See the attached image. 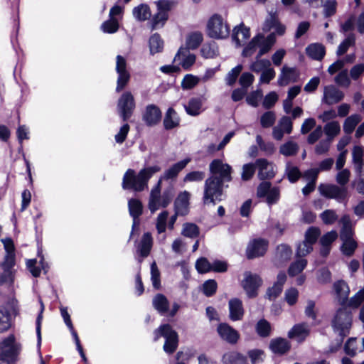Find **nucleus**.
Masks as SVG:
<instances>
[{
	"mask_svg": "<svg viewBox=\"0 0 364 364\" xmlns=\"http://www.w3.org/2000/svg\"><path fill=\"white\" fill-rule=\"evenodd\" d=\"M298 77V73L295 68H289L284 65L278 78V84L280 86L288 85L291 82H295Z\"/></svg>",
	"mask_w": 364,
	"mask_h": 364,
	"instance_id": "obj_25",
	"label": "nucleus"
},
{
	"mask_svg": "<svg viewBox=\"0 0 364 364\" xmlns=\"http://www.w3.org/2000/svg\"><path fill=\"white\" fill-rule=\"evenodd\" d=\"M258 169V177L261 180L269 179L274 176V164L265 159H258L255 161Z\"/></svg>",
	"mask_w": 364,
	"mask_h": 364,
	"instance_id": "obj_13",
	"label": "nucleus"
},
{
	"mask_svg": "<svg viewBox=\"0 0 364 364\" xmlns=\"http://www.w3.org/2000/svg\"><path fill=\"white\" fill-rule=\"evenodd\" d=\"M276 119V116L274 112L268 111L264 112L261 118H260V123L263 128H268L272 127Z\"/></svg>",
	"mask_w": 364,
	"mask_h": 364,
	"instance_id": "obj_58",
	"label": "nucleus"
},
{
	"mask_svg": "<svg viewBox=\"0 0 364 364\" xmlns=\"http://www.w3.org/2000/svg\"><path fill=\"white\" fill-rule=\"evenodd\" d=\"M262 283V279L257 274H253L250 272H245L242 286L246 291L248 297L252 298L257 296V289Z\"/></svg>",
	"mask_w": 364,
	"mask_h": 364,
	"instance_id": "obj_10",
	"label": "nucleus"
},
{
	"mask_svg": "<svg viewBox=\"0 0 364 364\" xmlns=\"http://www.w3.org/2000/svg\"><path fill=\"white\" fill-rule=\"evenodd\" d=\"M292 252L289 246L282 244L277 248V257L282 262L290 259Z\"/></svg>",
	"mask_w": 364,
	"mask_h": 364,
	"instance_id": "obj_51",
	"label": "nucleus"
},
{
	"mask_svg": "<svg viewBox=\"0 0 364 364\" xmlns=\"http://www.w3.org/2000/svg\"><path fill=\"white\" fill-rule=\"evenodd\" d=\"M320 235L321 232L318 228L315 227L309 228L305 233L304 240L313 245L314 243H316Z\"/></svg>",
	"mask_w": 364,
	"mask_h": 364,
	"instance_id": "obj_60",
	"label": "nucleus"
},
{
	"mask_svg": "<svg viewBox=\"0 0 364 364\" xmlns=\"http://www.w3.org/2000/svg\"><path fill=\"white\" fill-rule=\"evenodd\" d=\"M168 18V14H164L162 12H158L155 14L150 22L149 25L151 30H156L162 28Z\"/></svg>",
	"mask_w": 364,
	"mask_h": 364,
	"instance_id": "obj_42",
	"label": "nucleus"
},
{
	"mask_svg": "<svg viewBox=\"0 0 364 364\" xmlns=\"http://www.w3.org/2000/svg\"><path fill=\"white\" fill-rule=\"evenodd\" d=\"M299 151L297 143L289 141L282 144L279 148V153L285 156H294Z\"/></svg>",
	"mask_w": 364,
	"mask_h": 364,
	"instance_id": "obj_43",
	"label": "nucleus"
},
{
	"mask_svg": "<svg viewBox=\"0 0 364 364\" xmlns=\"http://www.w3.org/2000/svg\"><path fill=\"white\" fill-rule=\"evenodd\" d=\"M287 280L285 272H281L278 274L277 282L267 291V296L269 299L272 300L277 298L283 289V286Z\"/></svg>",
	"mask_w": 364,
	"mask_h": 364,
	"instance_id": "obj_26",
	"label": "nucleus"
},
{
	"mask_svg": "<svg viewBox=\"0 0 364 364\" xmlns=\"http://www.w3.org/2000/svg\"><path fill=\"white\" fill-rule=\"evenodd\" d=\"M116 71L118 74L116 91L119 92L126 86L130 79V74L127 69V61L124 57L119 55L117 56Z\"/></svg>",
	"mask_w": 364,
	"mask_h": 364,
	"instance_id": "obj_11",
	"label": "nucleus"
},
{
	"mask_svg": "<svg viewBox=\"0 0 364 364\" xmlns=\"http://www.w3.org/2000/svg\"><path fill=\"white\" fill-rule=\"evenodd\" d=\"M117 108L124 121H127L132 116L135 108V102L130 92L122 95L118 101Z\"/></svg>",
	"mask_w": 364,
	"mask_h": 364,
	"instance_id": "obj_9",
	"label": "nucleus"
},
{
	"mask_svg": "<svg viewBox=\"0 0 364 364\" xmlns=\"http://www.w3.org/2000/svg\"><path fill=\"white\" fill-rule=\"evenodd\" d=\"M210 178H214L223 183L232 180V167L220 159H214L209 165Z\"/></svg>",
	"mask_w": 364,
	"mask_h": 364,
	"instance_id": "obj_8",
	"label": "nucleus"
},
{
	"mask_svg": "<svg viewBox=\"0 0 364 364\" xmlns=\"http://www.w3.org/2000/svg\"><path fill=\"white\" fill-rule=\"evenodd\" d=\"M344 97V94L334 85H328L324 87L322 101L329 105L336 104Z\"/></svg>",
	"mask_w": 364,
	"mask_h": 364,
	"instance_id": "obj_15",
	"label": "nucleus"
},
{
	"mask_svg": "<svg viewBox=\"0 0 364 364\" xmlns=\"http://www.w3.org/2000/svg\"><path fill=\"white\" fill-rule=\"evenodd\" d=\"M174 60L179 61L182 67L188 70L194 64L196 55L190 53L188 49L181 48L176 55Z\"/></svg>",
	"mask_w": 364,
	"mask_h": 364,
	"instance_id": "obj_24",
	"label": "nucleus"
},
{
	"mask_svg": "<svg viewBox=\"0 0 364 364\" xmlns=\"http://www.w3.org/2000/svg\"><path fill=\"white\" fill-rule=\"evenodd\" d=\"M224 183L214 178L208 177L204 183V193L203 200L205 204H215L222 200Z\"/></svg>",
	"mask_w": 364,
	"mask_h": 364,
	"instance_id": "obj_5",
	"label": "nucleus"
},
{
	"mask_svg": "<svg viewBox=\"0 0 364 364\" xmlns=\"http://www.w3.org/2000/svg\"><path fill=\"white\" fill-rule=\"evenodd\" d=\"M203 41V35L199 32H195L189 35L186 44L189 49H196Z\"/></svg>",
	"mask_w": 364,
	"mask_h": 364,
	"instance_id": "obj_50",
	"label": "nucleus"
},
{
	"mask_svg": "<svg viewBox=\"0 0 364 364\" xmlns=\"http://www.w3.org/2000/svg\"><path fill=\"white\" fill-rule=\"evenodd\" d=\"M128 207L129 214L133 218L132 235L135 229L139 225V217L142 214L143 206L140 200L132 198L128 201Z\"/></svg>",
	"mask_w": 364,
	"mask_h": 364,
	"instance_id": "obj_16",
	"label": "nucleus"
},
{
	"mask_svg": "<svg viewBox=\"0 0 364 364\" xmlns=\"http://www.w3.org/2000/svg\"><path fill=\"white\" fill-rule=\"evenodd\" d=\"M179 124L180 118L177 112L172 107L168 108L164 119V128L167 130L172 129L178 127Z\"/></svg>",
	"mask_w": 364,
	"mask_h": 364,
	"instance_id": "obj_32",
	"label": "nucleus"
},
{
	"mask_svg": "<svg viewBox=\"0 0 364 364\" xmlns=\"http://www.w3.org/2000/svg\"><path fill=\"white\" fill-rule=\"evenodd\" d=\"M21 345L16 341L14 334H10L0 342V360L8 363L14 361L21 350Z\"/></svg>",
	"mask_w": 364,
	"mask_h": 364,
	"instance_id": "obj_6",
	"label": "nucleus"
},
{
	"mask_svg": "<svg viewBox=\"0 0 364 364\" xmlns=\"http://www.w3.org/2000/svg\"><path fill=\"white\" fill-rule=\"evenodd\" d=\"M269 348L274 353L282 355L290 349V343L287 339L277 338L271 341Z\"/></svg>",
	"mask_w": 364,
	"mask_h": 364,
	"instance_id": "obj_33",
	"label": "nucleus"
},
{
	"mask_svg": "<svg viewBox=\"0 0 364 364\" xmlns=\"http://www.w3.org/2000/svg\"><path fill=\"white\" fill-rule=\"evenodd\" d=\"M268 242L264 239H255L250 242L247 248V257L253 259L262 256L267 251Z\"/></svg>",
	"mask_w": 364,
	"mask_h": 364,
	"instance_id": "obj_12",
	"label": "nucleus"
},
{
	"mask_svg": "<svg viewBox=\"0 0 364 364\" xmlns=\"http://www.w3.org/2000/svg\"><path fill=\"white\" fill-rule=\"evenodd\" d=\"M286 174L289 181L291 183L296 182L301 176L298 167L288 163L286 166Z\"/></svg>",
	"mask_w": 364,
	"mask_h": 364,
	"instance_id": "obj_54",
	"label": "nucleus"
},
{
	"mask_svg": "<svg viewBox=\"0 0 364 364\" xmlns=\"http://www.w3.org/2000/svg\"><path fill=\"white\" fill-rule=\"evenodd\" d=\"M341 238L343 241L341 247L343 253L347 256L352 255L357 247V244L355 241L352 239L351 231H348V232L341 231Z\"/></svg>",
	"mask_w": 364,
	"mask_h": 364,
	"instance_id": "obj_27",
	"label": "nucleus"
},
{
	"mask_svg": "<svg viewBox=\"0 0 364 364\" xmlns=\"http://www.w3.org/2000/svg\"><path fill=\"white\" fill-rule=\"evenodd\" d=\"M217 331L220 336L230 343H236L239 339L237 331L226 323H220Z\"/></svg>",
	"mask_w": 364,
	"mask_h": 364,
	"instance_id": "obj_21",
	"label": "nucleus"
},
{
	"mask_svg": "<svg viewBox=\"0 0 364 364\" xmlns=\"http://www.w3.org/2000/svg\"><path fill=\"white\" fill-rule=\"evenodd\" d=\"M12 326L11 315L9 310L4 306H0V333H4L9 330Z\"/></svg>",
	"mask_w": 364,
	"mask_h": 364,
	"instance_id": "obj_35",
	"label": "nucleus"
},
{
	"mask_svg": "<svg viewBox=\"0 0 364 364\" xmlns=\"http://www.w3.org/2000/svg\"><path fill=\"white\" fill-rule=\"evenodd\" d=\"M351 324L352 315L350 311L346 308L338 309L332 321V326L334 331L338 333L341 337L339 344L349 333Z\"/></svg>",
	"mask_w": 364,
	"mask_h": 364,
	"instance_id": "obj_3",
	"label": "nucleus"
},
{
	"mask_svg": "<svg viewBox=\"0 0 364 364\" xmlns=\"http://www.w3.org/2000/svg\"><path fill=\"white\" fill-rule=\"evenodd\" d=\"M271 66V62L268 59H262L256 55L255 60L250 65V69L256 73H262Z\"/></svg>",
	"mask_w": 364,
	"mask_h": 364,
	"instance_id": "obj_40",
	"label": "nucleus"
},
{
	"mask_svg": "<svg viewBox=\"0 0 364 364\" xmlns=\"http://www.w3.org/2000/svg\"><path fill=\"white\" fill-rule=\"evenodd\" d=\"M318 189L320 194L323 197L335 199L338 203H345L348 198V191L346 186L321 183Z\"/></svg>",
	"mask_w": 364,
	"mask_h": 364,
	"instance_id": "obj_7",
	"label": "nucleus"
},
{
	"mask_svg": "<svg viewBox=\"0 0 364 364\" xmlns=\"http://www.w3.org/2000/svg\"><path fill=\"white\" fill-rule=\"evenodd\" d=\"M242 65H237V66L233 68L226 75L225 81H226L227 85H228L230 86L233 85L235 83V82H236L240 73L242 72Z\"/></svg>",
	"mask_w": 364,
	"mask_h": 364,
	"instance_id": "obj_55",
	"label": "nucleus"
},
{
	"mask_svg": "<svg viewBox=\"0 0 364 364\" xmlns=\"http://www.w3.org/2000/svg\"><path fill=\"white\" fill-rule=\"evenodd\" d=\"M211 263L205 257H200L196 260V269L200 274L211 271Z\"/></svg>",
	"mask_w": 364,
	"mask_h": 364,
	"instance_id": "obj_61",
	"label": "nucleus"
},
{
	"mask_svg": "<svg viewBox=\"0 0 364 364\" xmlns=\"http://www.w3.org/2000/svg\"><path fill=\"white\" fill-rule=\"evenodd\" d=\"M157 11L162 12L164 14H168V12L174 6V2L171 0H159L155 2Z\"/></svg>",
	"mask_w": 364,
	"mask_h": 364,
	"instance_id": "obj_63",
	"label": "nucleus"
},
{
	"mask_svg": "<svg viewBox=\"0 0 364 364\" xmlns=\"http://www.w3.org/2000/svg\"><path fill=\"white\" fill-rule=\"evenodd\" d=\"M161 171L158 165L144 167L137 173L134 169L129 168L124 174L122 186L124 190L141 192L148 188L149 179Z\"/></svg>",
	"mask_w": 364,
	"mask_h": 364,
	"instance_id": "obj_1",
	"label": "nucleus"
},
{
	"mask_svg": "<svg viewBox=\"0 0 364 364\" xmlns=\"http://www.w3.org/2000/svg\"><path fill=\"white\" fill-rule=\"evenodd\" d=\"M154 341H156L160 337L164 338L165 343L163 348L166 353L171 354L177 349L179 341L178 335L177 332L173 329L171 325H161L154 331Z\"/></svg>",
	"mask_w": 364,
	"mask_h": 364,
	"instance_id": "obj_2",
	"label": "nucleus"
},
{
	"mask_svg": "<svg viewBox=\"0 0 364 364\" xmlns=\"http://www.w3.org/2000/svg\"><path fill=\"white\" fill-rule=\"evenodd\" d=\"M168 217V213L166 210L161 212L158 215L156 228L159 234L163 233L166 231Z\"/></svg>",
	"mask_w": 364,
	"mask_h": 364,
	"instance_id": "obj_56",
	"label": "nucleus"
},
{
	"mask_svg": "<svg viewBox=\"0 0 364 364\" xmlns=\"http://www.w3.org/2000/svg\"><path fill=\"white\" fill-rule=\"evenodd\" d=\"M101 28L104 33H114L119 28L118 21L115 18H109L102 24Z\"/></svg>",
	"mask_w": 364,
	"mask_h": 364,
	"instance_id": "obj_57",
	"label": "nucleus"
},
{
	"mask_svg": "<svg viewBox=\"0 0 364 364\" xmlns=\"http://www.w3.org/2000/svg\"><path fill=\"white\" fill-rule=\"evenodd\" d=\"M205 176V173L200 171H194L188 173L183 178V182H200L202 181Z\"/></svg>",
	"mask_w": 364,
	"mask_h": 364,
	"instance_id": "obj_59",
	"label": "nucleus"
},
{
	"mask_svg": "<svg viewBox=\"0 0 364 364\" xmlns=\"http://www.w3.org/2000/svg\"><path fill=\"white\" fill-rule=\"evenodd\" d=\"M323 7V15L326 18L333 16L336 12L337 1L336 0H321Z\"/></svg>",
	"mask_w": 364,
	"mask_h": 364,
	"instance_id": "obj_48",
	"label": "nucleus"
},
{
	"mask_svg": "<svg viewBox=\"0 0 364 364\" xmlns=\"http://www.w3.org/2000/svg\"><path fill=\"white\" fill-rule=\"evenodd\" d=\"M190 196V193L186 191L178 194L174 203L176 214L184 216L188 213Z\"/></svg>",
	"mask_w": 364,
	"mask_h": 364,
	"instance_id": "obj_18",
	"label": "nucleus"
},
{
	"mask_svg": "<svg viewBox=\"0 0 364 364\" xmlns=\"http://www.w3.org/2000/svg\"><path fill=\"white\" fill-rule=\"evenodd\" d=\"M152 244L153 241L151 233L145 232L137 247V252L141 257H146L149 255Z\"/></svg>",
	"mask_w": 364,
	"mask_h": 364,
	"instance_id": "obj_30",
	"label": "nucleus"
},
{
	"mask_svg": "<svg viewBox=\"0 0 364 364\" xmlns=\"http://www.w3.org/2000/svg\"><path fill=\"white\" fill-rule=\"evenodd\" d=\"M258 39V53L257 55L262 57L263 55L267 53L275 43L274 33H271L267 37H264L262 34L257 35Z\"/></svg>",
	"mask_w": 364,
	"mask_h": 364,
	"instance_id": "obj_23",
	"label": "nucleus"
},
{
	"mask_svg": "<svg viewBox=\"0 0 364 364\" xmlns=\"http://www.w3.org/2000/svg\"><path fill=\"white\" fill-rule=\"evenodd\" d=\"M224 364H247V358L237 352H228L223 355Z\"/></svg>",
	"mask_w": 364,
	"mask_h": 364,
	"instance_id": "obj_39",
	"label": "nucleus"
},
{
	"mask_svg": "<svg viewBox=\"0 0 364 364\" xmlns=\"http://www.w3.org/2000/svg\"><path fill=\"white\" fill-rule=\"evenodd\" d=\"M258 39L255 36L251 41L244 48L242 55L244 57H250L254 55L258 49Z\"/></svg>",
	"mask_w": 364,
	"mask_h": 364,
	"instance_id": "obj_52",
	"label": "nucleus"
},
{
	"mask_svg": "<svg viewBox=\"0 0 364 364\" xmlns=\"http://www.w3.org/2000/svg\"><path fill=\"white\" fill-rule=\"evenodd\" d=\"M203 101L200 97H193L189 100L183 107L188 115L198 116L204 111L203 107Z\"/></svg>",
	"mask_w": 364,
	"mask_h": 364,
	"instance_id": "obj_28",
	"label": "nucleus"
},
{
	"mask_svg": "<svg viewBox=\"0 0 364 364\" xmlns=\"http://www.w3.org/2000/svg\"><path fill=\"white\" fill-rule=\"evenodd\" d=\"M151 280L154 289H159L161 287L160 272L155 262L151 264Z\"/></svg>",
	"mask_w": 364,
	"mask_h": 364,
	"instance_id": "obj_53",
	"label": "nucleus"
},
{
	"mask_svg": "<svg viewBox=\"0 0 364 364\" xmlns=\"http://www.w3.org/2000/svg\"><path fill=\"white\" fill-rule=\"evenodd\" d=\"M230 318L232 321H240L244 315L242 301L235 298L229 301Z\"/></svg>",
	"mask_w": 364,
	"mask_h": 364,
	"instance_id": "obj_29",
	"label": "nucleus"
},
{
	"mask_svg": "<svg viewBox=\"0 0 364 364\" xmlns=\"http://www.w3.org/2000/svg\"><path fill=\"white\" fill-rule=\"evenodd\" d=\"M250 36V28L245 26L243 23L236 26L232 30V39L237 47L240 46L242 43L248 39Z\"/></svg>",
	"mask_w": 364,
	"mask_h": 364,
	"instance_id": "obj_22",
	"label": "nucleus"
},
{
	"mask_svg": "<svg viewBox=\"0 0 364 364\" xmlns=\"http://www.w3.org/2000/svg\"><path fill=\"white\" fill-rule=\"evenodd\" d=\"M191 158H186L172 165L169 168L166 169L164 174L160 177L159 180H161V183L163 180H173L176 178L178 173L188 165L189 162H191Z\"/></svg>",
	"mask_w": 364,
	"mask_h": 364,
	"instance_id": "obj_17",
	"label": "nucleus"
},
{
	"mask_svg": "<svg viewBox=\"0 0 364 364\" xmlns=\"http://www.w3.org/2000/svg\"><path fill=\"white\" fill-rule=\"evenodd\" d=\"M360 121L361 117L358 114L348 117L343 124V131L345 133L348 134H351Z\"/></svg>",
	"mask_w": 364,
	"mask_h": 364,
	"instance_id": "obj_41",
	"label": "nucleus"
},
{
	"mask_svg": "<svg viewBox=\"0 0 364 364\" xmlns=\"http://www.w3.org/2000/svg\"><path fill=\"white\" fill-rule=\"evenodd\" d=\"M307 260L306 259H299L292 263L288 270L289 275L290 277H294L296 274L301 273L304 268L306 267Z\"/></svg>",
	"mask_w": 364,
	"mask_h": 364,
	"instance_id": "obj_47",
	"label": "nucleus"
},
{
	"mask_svg": "<svg viewBox=\"0 0 364 364\" xmlns=\"http://www.w3.org/2000/svg\"><path fill=\"white\" fill-rule=\"evenodd\" d=\"M161 186V180H159L150 193L149 208L152 213H155L157 210L162 207Z\"/></svg>",
	"mask_w": 364,
	"mask_h": 364,
	"instance_id": "obj_19",
	"label": "nucleus"
},
{
	"mask_svg": "<svg viewBox=\"0 0 364 364\" xmlns=\"http://www.w3.org/2000/svg\"><path fill=\"white\" fill-rule=\"evenodd\" d=\"M364 301V288L352 296L348 302L351 308H358Z\"/></svg>",
	"mask_w": 364,
	"mask_h": 364,
	"instance_id": "obj_64",
	"label": "nucleus"
},
{
	"mask_svg": "<svg viewBox=\"0 0 364 364\" xmlns=\"http://www.w3.org/2000/svg\"><path fill=\"white\" fill-rule=\"evenodd\" d=\"M207 31L213 38L224 39L229 36L230 27L220 15L214 14L208 21Z\"/></svg>",
	"mask_w": 364,
	"mask_h": 364,
	"instance_id": "obj_4",
	"label": "nucleus"
},
{
	"mask_svg": "<svg viewBox=\"0 0 364 364\" xmlns=\"http://www.w3.org/2000/svg\"><path fill=\"white\" fill-rule=\"evenodd\" d=\"M333 289L341 303H344L350 292L348 284L343 280L337 281L333 284Z\"/></svg>",
	"mask_w": 364,
	"mask_h": 364,
	"instance_id": "obj_36",
	"label": "nucleus"
},
{
	"mask_svg": "<svg viewBox=\"0 0 364 364\" xmlns=\"http://www.w3.org/2000/svg\"><path fill=\"white\" fill-rule=\"evenodd\" d=\"M142 118L147 126H154L161 121V112L156 105H149L145 108Z\"/></svg>",
	"mask_w": 364,
	"mask_h": 364,
	"instance_id": "obj_14",
	"label": "nucleus"
},
{
	"mask_svg": "<svg viewBox=\"0 0 364 364\" xmlns=\"http://www.w3.org/2000/svg\"><path fill=\"white\" fill-rule=\"evenodd\" d=\"M308 56L316 60H321L326 54L325 47L318 43H311L306 48Z\"/></svg>",
	"mask_w": 364,
	"mask_h": 364,
	"instance_id": "obj_31",
	"label": "nucleus"
},
{
	"mask_svg": "<svg viewBox=\"0 0 364 364\" xmlns=\"http://www.w3.org/2000/svg\"><path fill=\"white\" fill-rule=\"evenodd\" d=\"M355 35L353 33L349 34L345 38V40L342 43H341V44L338 46L337 51H336V54L338 55H343L344 53H346L347 52V50H348V48L350 46H353L355 45Z\"/></svg>",
	"mask_w": 364,
	"mask_h": 364,
	"instance_id": "obj_46",
	"label": "nucleus"
},
{
	"mask_svg": "<svg viewBox=\"0 0 364 364\" xmlns=\"http://www.w3.org/2000/svg\"><path fill=\"white\" fill-rule=\"evenodd\" d=\"M181 234L187 237L194 238L198 237L199 235V229L198 227L193 223H185L183 224V230Z\"/></svg>",
	"mask_w": 364,
	"mask_h": 364,
	"instance_id": "obj_49",
	"label": "nucleus"
},
{
	"mask_svg": "<svg viewBox=\"0 0 364 364\" xmlns=\"http://www.w3.org/2000/svg\"><path fill=\"white\" fill-rule=\"evenodd\" d=\"M257 168V166L255 165V163H250L244 164L242 166V171L241 174L242 179L243 181H248L250 180L254 175L255 170Z\"/></svg>",
	"mask_w": 364,
	"mask_h": 364,
	"instance_id": "obj_62",
	"label": "nucleus"
},
{
	"mask_svg": "<svg viewBox=\"0 0 364 364\" xmlns=\"http://www.w3.org/2000/svg\"><path fill=\"white\" fill-rule=\"evenodd\" d=\"M154 308L161 314H166L168 310L169 302L162 294H157L153 299Z\"/></svg>",
	"mask_w": 364,
	"mask_h": 364,
	"instance_id": "obj_37",
	"label": "nucleus"
},
{
	"mask_svg": "<svg viewBox=\"0 0 364 364\" xmlns=\"http://www.w3.org/2000/svg\"><path fill=\"white\" fill-rule=\"evenodd\" d=\"M353 163L355 165V170L359 171L363 168V151L362 147L359 146H355L352 151Z\"/></svg>",
	"mask_w": 364,
	"mask_h": 364,
	"instance_id": "obj_45",
	"label": "nucleus"
},
{
	"mask_svg": "<svg viewBox=\"0 0 364 364\" xmlns=\"http://www.w3.org/2000/svg\"><path fill=\"white\" fill-rule=\"evenodd\" d=\"M323 131L327 136V139L332 141L340 133L341 127L338 122L333 121L324 126Z\"/></svg>",
	"mask_w": 364,
	"mask_h": 364,
	"instance_id": "obj_44",
	"label": "nucleus"
},
{
	"mask_svg": "<svg viewBox=\"0 0 364 364\" xmlns=\"http://www.w3.org/2000/svg\"><path fill=\"white\" fill-rule=\"evenodd\" d=\"M164 41L159 33H155L150 36L149 46L151 55L161 52L164 49Z\"/></svg>",
	"mask_w": 364,
	"mask_h": 364,
	"instance_id": "obj_38",
	"label": "nucleus"
},
{
	"mask_svg": "<svg viewBox=\"0 0 364 364\" xmlns=\"http://www.w3.org/2000/svg\"><path fill=\"white\" fill-rule=\"evenodd\" d=\"M132 15L137 21H145L151 16L149 6L146 4H141L132 10Z\"/></svg>",
	"mask_w": 364,
	"mask_h": 364,
	"instance_id": "obj_34",
	"label": "nucleus"
},
{
	"mask_svg": "<svg viewBox=\"0 0 364 364\" xmlns=\"http://www.w3.org/2000/svg\"><path fill=\"white\" fill-rule=\"evenodd\" d=\"M310 332L309 326L306 323H301L294 325L289 331L288 336L290 338L295 339L298 342L304 341L309 336Z\"/></svg>",
	"mask_w": 364,
	"mask_h": 364,
	"instance_id": "obj_20",
	"label": "nucleus"
}]
</instances>
